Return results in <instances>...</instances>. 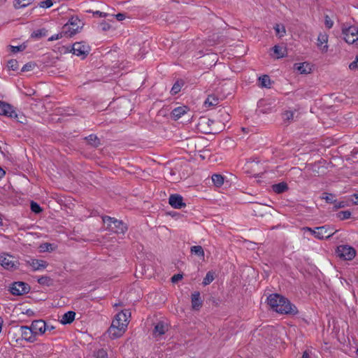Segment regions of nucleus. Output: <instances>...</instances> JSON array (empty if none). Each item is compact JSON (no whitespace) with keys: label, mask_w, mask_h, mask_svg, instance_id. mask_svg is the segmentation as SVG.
<instances>
[{"label":"nucleus","mask_w":358,"mask_h":358,"mask_svg":"<svg viewBox=\"0 0 358 358\" xmlns=\"http://www.w3.org/2000/svg\"><path fill=\"white\" fill-rule=\"evenodd\" d=\"M130 316L131 313L128 310H122L115 315L108 331L109 336L111 338H119L124 334L129 322V318Z\"/></svg>","instance_id":"obj_1"},{"label":"nucleus","mask_w":358,"mask_h":358,"mask_svg":"<svg viewBox=\"0 0 358 358\" xmlns=\"http://www.w3.org/2000/svg\"><path fill=\"white\" fill-rule=\"evenodd\" d=\"M268 303L275 312L280 314H296L297 309L286 298L277 294H271L268 299Z\"/></svg>","instance_id":"obj_2"},{"label":"nucleus","mask_w":358,"mask_h":358,"mask_svg":"<svg viewBox=\"0 0 358 358\" xmlns=\"http://www.w3.org/2000/svg\"><path fill=\"white\" fill-rule=\"evenodd\" d=\"M336 252L341 259L346 261L353 259L356 256L355 249L349 245H341L336 248Z\"/></svg>","instance_id":"obj_3"},{"label":"nucleus","mask_w":358,"mask_h":358,"mask_svg":"<svg viewBox=\"0 0 358 358\" xmlns=\"http://www.w3.org/2000/svg\"><path fill=\"white\" fill-rule=\"evenodd\" d=\"M343 38L348 44L358 45V28L355 26L344 27L342 31Z\"/></svg>","instance_id":"obj_4"},{"label":"nucleus","mask_w":358,"mask_h":358,"mask_svg":"<svg viewBox=\"0 0 358 358\" xmlns=\"http://www.w3.org/2000/svg\"><path fill=\"white\" fill-rule=\"evenodd\" d=\"M103 221L112 231L116 234H124L127 231L126 225L122 222L110 217H105Z\"/></svg>","instance_id":"obj_5"},{"label":"nucleus","mask_w":358,"mask_h":358,"mask_svg":"<svg viewBox=\"0 0 358 358\" xmlns=\"http://www.w3.org/2000/svg\"><path fill=\"white\" fill-rule=\"evenodd\" d=\"M80 28V20L77 17H72L63 27V32L65 35L71 36L76 34Z\"/></svg>","instance_id":"obj_6"},{"label":"nucleus","mask_w":358,"mask_h":358,"mask_svg":"<svg viewBox=\"0 0 358 358\" xmlns=\"http://www.w3.org/2000/svg\"><path fill=\"white\" fill-rule=\"evenodd\" d=\"M73 55L85 58L90 52V47L83 43H75L69 50Z\"/></svg>","instance_id":"obj_7"},{"label":"nucleus","mask_w":358,"mask_h":358,"mask_svg":"<svg viewBox=\"0 0 358 358\" xmlns=\"http://www.w3.org/2000/svg\"><path fill=\"white\" fill-rule=\"evenodd\" d=\"M337 230H334L330 227L322 226L315 229L314 236L318 239L329 238Z\"/></svg>","instance_id":"obj_8"},{"label":"nucleus","mask_w":358,"mask_h":358,"mask_svg":"<svg viewBox=\"0 0 358 358\" xmlns=\"http://www.w3.org/2000/svg\"><path fill=\"white\" fill-rule=\"evenodd\" d=\"M17 262L14 257L7 253L0 255V264L6 269H13L17 268Z\"/></svg>","instance_id":"obj_9"},{"label":"nucleus","mask_w":358,"mask_h":358,"mask_svg":"<svg viewBox=\"0 0 358 358\" xmlns=\"http://www.w3.org/2000/svg\"><path fill=\"white\" fill-rule=\"evenodd\" d=\"M35 337L42 336L46 331L45 322L42 320H34L29 326Z\"/></svg>","instance_id":"obj_10"},{"label":"nucleus","mask_w":358,"mask_h":358,"mask_svg":"<svg viewBox=\"0 0 358 358\" xmlns=\"http://www.w3.org/2000/svg\"><path fill=\"white\" fill-rule=\"evenodd\" d=\"M328 41L329 36L327 33L322 32L318 34L317 38V46L322 53H326L328 51Z\"/></svg>","instance_id":"obj_11"},{"label":"nucleus","mask_w":358,"mask_h":358,"mask_svg":"<svg viewBox=\"0 0 358 358\" xmlns=\"http://www.w3.org/2000/svg\"><path fill=\"white\" fill-rule=\"evenodd\" d=\"M29 290V287L27 284L23 282H15L12 285L11 293L15 295H21L27 293Z\"/></svg>","instance_id":"obj_12"},{"label":"nucleus","mask_w":358,"mask_h":358,"mask_svg":"<svg viewBox=\"0 0 358 358\" xmlns=\"http://www.w3.org/2000/svg\"><path fill=\"white\" fill-rule=\"evenodd\" d=\"M169 203L173 208L176 209H181L186 206L185 203L183 202L182 196L177 194H171L169 196Z\"/></svg>","instance_id":"obj_13"},{"label":"nucleus","mask_w":358,"mask_h":358,"mask_svg":"<svg viewBox=\"0 0 358 358\" xmlns=\"http://www.w3.org/2000/svg\"><path fill=\"white\" fill-rule=\"evenodd\" d=\"M20 334L22 338L29 343H34L37 341L29 326H22L20 327Z\"/></svg>","instance_id":"obj_14"},{"label":"nucleus","mask_w":358,"mask_h":358,"mask_svg":"<svg viewBox=\"0 0 358 358\" xmlns=\"http://www.w3.org/2000/svg\"><path fill=\"white\" fill-rule=\"evenodd\" d=\"M169 329V325L164 322H159L156 324L153 335L157 339H159L160 337L164 335Z\"/></svg>","instance_id":"obj_15"},{"label":"nucleus","mask_w":358,"mask_h":358,"mask_svg":"<svg viewBox=\"0 0 358 358\" xmlns=\"http://www.w3.org/2000/svg\"><path fill=\"white\" fill-rule=\"evenodd\" d=\"M294 66L301 74H309L313 71V66L308 62L297 63Z\"/></svg>","instance_id":"obj_16"},{"label":"nucleus","mask_w":358,"mask_h":358,"mask_svg":"<svg viewBox=\"0 0 358 358\" xmlns=\"http://www.w3.org/2000/svg\"><path fill=\"white\" fill-rule=\"evenodd\" d=\"M27 264L31 266L34 271L44 269L47 267L48 264L45 261L42 259H31L27 261Z\"/></svg>","instance_id":"obj_17"},{"label":"nucleus","mask_w":358,"mask_h":358,"mask_svg":"<svg viewBox=\"0 0 358 358\" xmlns=\"http://www.w3.org/2000/svg\"><path fill=\"white\" fill-rule=\"evenodd\" d=\"M273 56L276 59L283 58L287 55V48L284 46L275 45L273 48Z\"/></svg>","instance_id":"obj_18"},{"label":"nucleus","mask_w":358,"mask_h":358,"mask_svg":"<svg viewBox=\"0 0 358 358\" xmlns=\"http://www.w3.org/2000/svg\"><path fill=\"white\" fill-rule=\"evenodd\" d=\"M188 110V108L185 106H178L174 108L171 112V115L174 120H178L183 115H185Z\"/></svg>","instance_id":"obj_19"},{"label":"nucleus","mask_w":358,"mask_h":358,"mask_svg":"<svg viewBox=\"0 0 358 358\" xmlns=\"http://www.w3.org/2000/svg\"><path fill=\"white\" fill-rule=\"evenodd\" d=\"M3 111L1 115L8 116L10 117H17V114L14 110L13 108L8 103L3 102Z\"/></svg>","instance_id":"obj_20"},{"label":"nucleus","mask_w":358,"mask_h":358,"mask_svg":"<svg viewBox=\"0 0 358 358\" xmlns=\"http://www.w3.org/2000/svg\"><path fill=\"white\" fill-rule=\"evenodd\" d=\"M202 305V302L200 299V293L196 292L192 294V306L194 310H199Z\"/></svg>","instance_id":"obj_21"},{"label":"nucleus","mask_w":358,"mask_h":358,"mask_svg":"<svg viewBox=\"0 0 358 358\" xmlns=\"http://www.w3.org/2000/svg\"><path fill=\"white\" fill-rule=\"evenodd\" d=\"M76 313L73 311H68L64 313L61 320L60 322L62 324H71L75 319Z\"/></svg>","instance_id":"obj_22"},{"label":"nucleus","mask_w":358,"mask_h":358,"mask_svg":"<svg viewBox=\"0 0 358 358\" xmlns=\"http://www.w3.org/2000/svg\"><path fill=\"white\" fill-rule=\"evenodd\" d=\"M273 190L277 194H280L285 192L287 189V185L285 182H280L278 184L273 185Z\"/></svg>","instance_id":"obj_23"},{"label":"nucleus","mask_w":358,"mask_h":358,"mask_svg":"<svg viewBox=\"0 0 358 358\" xmlns=\"http://www.w3.org/2000/svg\"><path fill=\"white\" fill-rule=\"evenodd\" d=\"M274 29L275 31V34L278 37L282 38L286 34V29L283 24H276L274 26Z\"/></svg>","instance_id":"obj_24"},{"label":"nucleus","mask_w":358,"mask_h":358,"mask_svg":"<svg viewBox=\"0 0 358 358\" xmlns=\"http://www.w3.org/2000/svg\"><path fill=\"white\" fill-rule=\"evenodd\" d=\"M259 85L262 87H270L271 80L269 76L264 75L259 78Z\"/></svg>","instance_id":"obj_25"},{"label":"nucleus","mask_w":358,"mask_h":358,"mask_svg":"<svg viewBox=\"0 0 358 358\" xmlns=\"http://www.w3.org/2000/svg\"><path fill=\"white\" fill-rule=\"evenodd\" d=\"M47 30L45 29H40L32 32L31 37L33 38H40L41 37L47 36Z\"/></svg>","instance_id":"obj_26"},{"label":"nucleus","mask_w":358,"mask_h":358,"mask_svg":"<svg viewBox=\"0 0 358 358\" xmlns=\"http://www.w3.org/2000/svg\"><path fill=\"white\" fill-rule=\"evenodd\" d=\"M212 181L217 187H220L224 183V178L220 174H213L212 176Z\"/></svg>","instance_id":"obj_27"},{"label":"nucleus","mask_w":358,"mask_h":358,"mask_svg":"<svg viewBox=\"0 0 358 358\" xmlns=\"http://www.w3.org/2000/svg\"><path fill=\"white\" fill-rule=\"evenodd\" d=\"M217 103L218 99L214 95L208 96L206 100L205 101V106L207 107L216 106Z\"/></svg>","instance_id":"obj_28"},{"label":"nucleus","mask_w":358,"mask_h":358,"mask_svg":"<svg viewBox=\"0 0 358 358\" xmlns=\"http://www.w3.org/2000/svg\"><path fill=\"white\" fill-rule=\"evenodd\" d=\"M34 0H15L16 8H24L31 4Z\"/></svg>","instance_id":"obj_29"},{"label":"nucleus","mask_w":358,"mask_h":358,"mask_svg":"<svg viewBox=\"0 0 358 358\" xmlns=\"http://www.w3.org/2000/svg\"><path fill=\"white\" fill-rule=\"evenodd\" d=\"M191 252L194 253L198 256H200V257L204 256V251H203L202 247L200 245L192 246L191 248Z\"/></svg>","instance_id":"obj_30"},{"label":"nucleus","mask_w":358,"mask_h":358,"mask_svg":"<svg viewBox=\"0 0 358 358\" xmlns=\"http://www.w3.org/2000/svg\"><path fill=\"white\" fill-rule=\"evenodd\" d=\"M214 280V274L213 273L209 271L206 273V277L203 278V284L204 285H208L211 283Z\"/></svg>","instance_id":"obj_31"},{"label":"nucleus","mask_w":358,"mask_h":358,"mask_svg":"<svg viewBox=\"0 0 358 358\" xmlns=\"http://www.w3.org/2000/svg\"><path fill=\"white\" fill-rule=\"evenodd\" d=\"M322 199H324L327 203H334L336 199H335V196L332 194H329V193H323L322 194Z\"/></svg>","instance_id":"obj_32"},{"label":"nucleus","mask_w":358,"mask_h":358,"mask_svg":"<svg viewBox=\"0 0 358 358\" xmlns=\"http://www.w3.org/2000/svg\"><path fill=\"white\" fill-rule=\"evenodd\" d=\"M181 87H182V83L181 82H179V81H177L174 85L171 88V92L172 94H178L180 90H181Z\"/></svg>","instance_id":"obj_33"},{"label":"nucleus","mask_w":358,"mask_h":358,"mask_svg":"<svg viewBox=\"0 0 358 358\" xmlns=\"http://www.w3.org/2000/svg\"><path fill=\"white\" fill-rule=\"evenodd\" d=\"M86 139L93 146H97L99 143L97 137L92 134L90 135Z\"/></svg>","instance_id":"obj_34"},{"label":"nucleus","mask_w":358,"mask_h":358,"mask_svg":"<svg viewBox=\"0 0 358 358\" xmlns=\"http://www.w3.org/2000/svg\"><path fill=\"white\" fill-rule=\"evenodd\" d=\"M7 66L9 69L15 71L18 69V63L15 59H10L8 62Z\"/></svg>","instance_id":"obj_35"},{"label":"nucleus","mask_w":358,"mask_h":358,"mask_svg":"<svg viewBox=\"0 0 358 358\" xmlns=\"http://www.w3.org/2000/svg\"><path fill=\"white\" fill-rule=\"evenodd\" d=\"M294 117V112L293 111H285L282 113V119L284 121H289L292 120Z\"/></svg>","instance_id":"obj_36"},{"label":"nucleus","mask_w":358,"mask_h":358,"mask_svg":"<svg viewBox=\"0 0 358 358\" xmlns=\"http://www.w3.org/2000/svg\"><path fill=\"white\" fill-rule=\"evenodd\" d=\"M8 48L10 50V51L13 53L23 51L25 49V46L23 45H17V46L9 45Z\"/></svg>","instance_id":"obj_37"},{"label":"nucleus","mask_w":358,"mask_h":358,"mask_svg":"<svg viewBox=\"0 0 358 358\" xmlns=\"http://www.w3.org/2000/svg\"><path fill=\"white\" fill-rule=\"evenodd\" d=\"M53 5L52 0H45L39 3V6L43 8H49Z\"/></svg>","instance_id":"obj_38"},{"label":"nucleus","mask_w":358,"mask_h":358,"mask_svg":"<svg viewBox=\"0 0 358 358\" xmlns=\"http://www.w3.org/2000/svg\"><path fill=\"white\" fill-rule=\"evenodd\" d=\"M34 67L35 64L34 63L29 62L23 66V67L22 68V71L25 72L32 71L34 69Z\"/></svg>","instance_id":"obj_39"},{"label":"nucleus","mask_w":358,"mask_h":358,"mask_svg":"<svg viewBox=\"0 0 358 358\" xmlns=\"http://www.w3.org/2000/svg\"><path fill=\"white\" fill-rule=\"evenodd\" d=\"M350 215H351V213L349 211H342L338 214V217L341 220H347V219L350 218Z\"/></svg>","instance_id":"obj_40"},{"label":"nucleus","mask_w":358,"mask_h":358,"mask_svg":"<svg viewBox=\"0 0 358 358\" xmlns=\"http://www.w3.org/2000/svg\"><path fill=\"white\" fill-rule=\"evenodd\" d=\"M96 358H108V354L105 350L100 349L96 353Z\"/></svg>","instance_id":"obj_41"},{"label":"nucleus","mask_w":358,"mask_h":358,"mask_svg":"<svg viewBox=\"0 0 358 358\" xmlns=\"http://www.w3.org/2000/svg\"><path fill=\"white\" fill-rule=\"evenodd\" d=\"M31 209L33 212L36 213H38L41 211V208L40 207V206L37 203L34 201L31 203Z\"/></svg>","instance_id":"obj_42"},{"label":"nucleus","mask_w":358,"mask_h":358,"mask_svg":"<svg viewBox=\"0 0 358 358\" xmlns=\"http://www.w3.org/2000/svg\"><path fill=\"white\" fill-rule=\"evenodd\" d=\"M324 24L328 29H330L333 27L334 22L331 20V18L329 16L327 15L324 19Z\"/></svg>","instance_id":"obj_43"},{"label":"nucleus","mask_w":358,"mask_h":358,"mask_svg":"<svg viewBox=\"0 0 358 358\" xmlns=\"http://www.w3.org/2000/svg\"><path fill=\"white\" fill-rule=\"evenodd\" d=\"M63 34H64L63 31L62 33H59V34H54L52 36H51L49 38H48V41H56V40H58V39H60L62 38L63 36Z\"/></svg>","instance_id":"obj_44"},{"label":"nucleus","mask_w":358,"mask_h":358,"mask_svg":"<svg viewBox=\"0 0 358 358\" xmlns=\"http://www.w3.org/2000/svg\"><path fill=\"white\" fill-rule=\"evenodd\" d=\"M349 68L351 70L358 69V57H356L355 61L349 64Z\"/></svg>","instance_id":"obj_45"},{"label":"nucleus","mask_w":358,"mask_h":358,"mask_svg":"<svg viewBox=\"0 0 358 358\" xmlns=\"http://www.w3.org/2000/svg\"><path fill=\"white\" fill-rule=\"evenodd\" d=\"M99 27L103 30V31H106V30H108L110 27V24L105 22H103L101 23H100L99 24Z\"/></svg>","instance_id":"obj_46"},{"label":"nucleus","mask_w":358,"mask_h":358,"mask_svg":"<svg viewBox=\"0 0 358 358\" xmlns=\"http://www.w3.org/2000/svg\"><path fill=\"white\" fill-rule=\"evenodd\" d=\"M50 281V278L45 276L41 277L38 280V283L40 284H48Z\"/></svg>","instance_id":"obj_47"},{"label":"nucleus","mask_w":358,"mask_h":358,"mask_svg":"<svg viewBox=\"0 0 358 358\" xmlns=\"http://www.w3.org/2000/svg\"><path fill=\"white\" fill-rule=\"evenodd\" d=\"M182 278V275H180V274H177V275H174L172 278H171V281L173 282H176L178 281H179L180 280H181Z\"/></svg>","instance_id":"obj_48"},{"label":"nucleus","mask_w":358,"mask_h":358,"mask_svg":"<svg viewBox=\"0 0 358 358\" xmlns=\"http://www.w3.org/2000/svg\"><path fill=\"white\" fill-rule=\"evenodd\" d=\"M94 14L95 15H98L99 17H107L108 15V13H103V12H101V11H99V10L94 12Z\"/></svg>","instance_id":"obj_49"},{"label":"nucleus","mask_w":358,"mask_h":358,"mask_svg":"<svg viewBox=\"0 0 358 358\" xmlns=\"http://www.w3.org/2000/svg\"><path fill=\"white\" fill-rule=\"evenodd\" d=\"M115 17L118 21H122L125 19V15L124 13H118L115 15Z\"/></svg>","instance_id":"obj_50"},{"label":"nucleus","mask_w":358,"mask_h":358,"mask_svg":"<svg viewBox=\"0 0 358 358\" xmlns=\"http://www.w3.org/2000/svg\"><path fill=\"white\" fill-rule=\"evenodd\" d=\"M310 352L309 350H306L302 355V358H310Z\"/></svg>","instance_id":"obj_51"},{"label":"nucleus","mask_w":358,"mask_h":358,"mask_svg":"<svg viewBox=\"0 0 358 358\" xmlns=\"http://www.w3.org/2000/svg\"><path fill=\"white\" fill-rule=\"evenodd\" d=\"M302 229H303V231H309V232H310V233L314 236L315 229H311V228H310V227H303Z\"/></svg>","instance_id":"obj_52"},{"label":"nucleus","mask_w":358,"mask_h":358,"mask_svg":"<svg viewBox=\"0 0 358 358\" xmlns=\"http://www.w3.org/2000/svg\"><path fill=\"white\" fill-rule=\"evenodd\" d=\"M46 331H52L55 327L52 325H49L45 323Z\"/></svg>","instance_id":"obj_53"},{"label":"nucleus","mask_w":358,"mask_h":358,"mask_svg":"<svg viewBox=\"0 0 358 358\" xmlns=\"http://www.w3.org/2000/svg\"><path fill=\"white\" fill-rule=\"evenodd\" d=\"M353 197L355 198V199H352V201H353V203H355V204H357V205H358V194H354V195H353Z\"/></svg>","instance_id":"obj_54"},{"label":"nucleus","mask_w":358,"mask_h":358,"mask_svg":"<svg viewBox=\"0 0 358 358\" xmlns=\"http://www.w3.org/2000/svg\"><path fill=\"white\" fill-rule=\"evenodd\" d=\"M5 171L0 167V179L2 178L5 176Z\"/></svg>","instance_id":"obj_55"},{"label":"nucleus","mask_w":358,"mask_h":358,"mask_svg":"<svg viewBox=\"0 0 358 358\" xmlns=\"http://www.w3.org/2000/svg\"><path fill=\"white\" fill-rule=\"evenodd\" d=\"M50 247H51L50 244L46 243L44 245V247H43V250H48Z\"/></svg>","instance_id":"obj_56"},{"label":"nucleus","mask_w":358,"mask_h":358,"mask_svg":"<svg viewBox=\"0 0 358 358\" xmlns=\"http://www.w3.org/2000/svg\"><path fill=\"white\" fill-rule=\"evenodd\" d=\"M3 102L0 101V115L1 114V112L3 111Z\"/></svg>","instance_id":"obj_57"},{"label":"nucleus","mask_w":358,"mask_h":358,"mask_svg":"<svg viewBox=\"0 0 358 358\" xmlns=\"http://www.w3.org/2000/svg\"><path fill=\"white\" fill-rule=\"evenodd\" d=\"M2 225V219L1 217H0V226Z\"/></svg>","instance_id":"obj_58"},{"label":"nucleus","mask_w":358,"mask_h":358,"mask_svg":"<svg viewBox=\"0 0 358 358\" xmlns=\"http://www.w3.org/2000/svg\"><path fill=\"white\" fill-rule=\"evenodd\" d=\"M357 355H358V349L357 350Z\"/></svg>","instance_id":"obj_59"}]
</instances>
